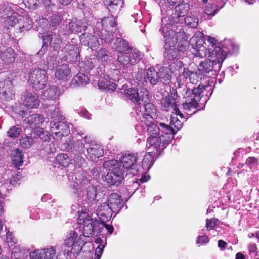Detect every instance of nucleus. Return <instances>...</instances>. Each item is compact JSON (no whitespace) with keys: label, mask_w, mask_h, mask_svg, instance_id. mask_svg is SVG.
<instances>
[{"label":"nucleus","mask_w":259,"mask_h":259,"mask_svg":"<svg viewBox=\"0 0 259 259\" xmlns=\"http://www.w3.org/2000/svg\"><path fill=\"white\" fill-rule=\"evenodd\" d=\"M146 128L150 134L147 139V147L148 148H153L159 152L171 142L176 134L172 127L163 123L158 125L153 122Z\"/></svg>","instance_id":"1"},{"label":"nucleus","mask_w":259,"mask_h":259,"mask_svg":"<svg viewBox=\"0 0 259 259\" xmlns=\"http://www.w3.org/2000/svg\"><path fill=\"white\" fill-rule=\"evenodd\" d=\"M169 19L167 18H162L161 20V27L159 31L163 35L165 40L164 56L165 58L171 60L177 59L179 55L180 52L175 47L177 44L176 38L174 37L175 30L173 29L175 26L168 22Z\"/></svg>","instance_id":"2"},{"label":"nucleus","mask_w":259,"mask_h":259,"mask_svg":"<svg viewBox=\"0 0 259 259\" xmlns=\"http://www.w3.org/2000/svg\"><path fill=\"white\" fill-rule=\"evenodd\" d=\"M205 88L206 87L200 85L193 89L186 86L178 88L179 92L186 99L182 105L187 115H192L196 112V109L198 107V102L200 101L203 96L202 93Z\"/></svg>","instance_id":"3"},{"label":"nucleus","mask_w":259,"mask_h":259,"mask_svg":"<svg viewBox=\"0 0 259 259\" xmlns=\"http://www.w3.org/2000/svg\"><path fill=\"white\" fill-rule=\"evenodd\" d=\"M229 51L224 45L222 47H216L207 59L199 63L198 71L201 73H208L213 71H219Z\"/></svg>","instance_id":"4"},{"label":"nucleus","mask_w":259,"mask_h":259,"mask_svg":"<svg viewBox=\"0 0 259 259\" xmlns=\"http://www.w3.org/2000/svg\"><path fill=\"white\" fill-rule=\"evenodd\" d=\"M103 166L109 169L105 177L108 184L111 187H117L120 185L126 174L121 170L119 165L118 164V161L115 159L106 161L103 163Z\"/></svg>","instance_id":"5"},{"label":"nucleus","mask_w":259,"mask_h":259,"mask_svg":"<svg viewBox=\"0 0 259 259\" xmlns=\"http://www.w3.org/2000/svg\"><path fill=\"white\" fill-rule=\"evenodd\" d=\"M19 14H25V11L11 3H4L0 4V17L5 19V25L14 26L18 22Z\"/></svg>","instance_id":"6"},{"label":"nucleus","mask_w":259,"mask_h":259,"mask_svg":"<svg viewBox=\"0 0 259 259\" xmlns=\"http://www.w3.org/2000/svg\"><path fill=\"white\" fill-rule=\"evenodd\" d=\"M121 91L124 98L130 100L136 106L141 104V102H147L149 101V91L145 88L136 89L130 87L127 85H123Z\"/></svg>","instance_id":"7"},{"label":"nucleus","mask_w":259,"mask_h":259,"mask_svg":"<svg viewBox=\"0 0 259 259\" xmlns=\"http://www.w3.org/2000/svg\"><path fill=\"white\" fill-rule=\"evenodd\" d=\"M138 159L137 153L125 154L120 157L118 164L126 174V176L130 174L135 175L138 172L139 168V165L137 163Z\"/></svg>","instance_id":"8"},{"label":"nucleus","mask_w":259,"mask_h":259,"mask_svg":"<svg viewBox=\"0 0 259 259\" xmlns=\"http://www.w3.org/2000/svg\"><path fill=\"white\" fill-rule=\"evenodd\" d=\"M50 125L53 136L57 140L68 135L70 132V129L73 128V125L65 121V119L59 121H52Z\"/></svg>","instance_id":"9"},{"label":"nucleus","mask_w":259,"mask_h":259,"mask_svg":"<svg viewBox=\"0 0 259 259\" xmlns=\"http://www.w3.org/2000/svg\"><path fill=\"white\" fill-rule=\"evenodd\" d=\"M28 82L32 88L37 90L42 89L47 82L46 70L40 68L32 70L29 73Z\"/></svg>","instance_id":"10"},{"label":"nucleus","mask_w":259,"mask_h":259,"mask_svg":"<svg viewBox=\"0 0 259 259\" xmlns=\"http://www.w3.org/2000/svg\"><path fill=\"white\" fill-rule=\"evenodd\" d=\"M97 36L100 39L106 38L103 37V30H98L96 28L94 30V34L90 33L82 34L80 36V40L81 44L90 48L92 50H96L100 45Z\"/></svg>","instance_id":"11"},{"label":"nucleus","mask_w":259,"mask_h":259,"mask_svg":"<svg viewBox=\"0 0 259 259\" xmlns=\"http://www.w3.org/2000/svg\"><path fill=\"white\" fill-rule=\"evenodd\" d=\"M196 36H194L191 39L192 42H196L195 47L194 48V51L193 54L196 57L204 58L211 54L214 50L212 48H206V43L204 42L203 39L201 38L203 34L202 32H199Z\"/></svg>","instance_id":"12"},{"label":"nucleus","mask_w":259,"mask_h":259,"mask_svg":"<svg viewBox=\"0 0 259 259\" xmlns=\"http://www.w3.org/2000/svg\"><path fill=\"white\" fill-rule=\"evenodd\" d=\"M141 53L137 50L120 54L118 56V61L124 67L128 68L137 64L141 59Z\"/></svg>","instance_id":"13"},{"label":"nucleus","mask_w":259,"mask_h":259,"mask_svg":"<svg viewBox=\"0 0 259 259\" xmlns=\"http://www.w3.org/2000/svg\"><path fill=\"white\" fill-rule=\"evenodd\" d=\"M77 222L78 224L82 226V233L85 237L92 235L96 225L98 224V221L93 220L85 212H82L79 214Z\"/></svg>","instance_id":"14"},{"label":"nucleus","mask_w":259,"mask_h":259,"mask_svg":"<svg viewBox=\"0 0 259 259\" xmlns=\"http://www.w3.org/2000/svg\"><path fill=\"white\" fill-rule=\"evenodd\" d=\"M137 80L144 85V82L150 83L151 85H156L159 81L158 73L153 67H149L147 70L137 74Z\"/></svg>","instance_id":"15"},{"label":"nucleus","mask_w":259,"mask_h":259,"mask_svg":"<svg viewBox=\"0 0 259 259\" xmlns=\"http://www.w3.org/2000/svg\"><path fill=\"white\" fill-rule=\"evenodd\" d=\"M43 41L55 51L59 50L62 43V39L60 34L54 30L53 31L47 32L43 36Z\"/></svg>","instance_id":"16"},{"label":"nucleus","mask_w":259,"mask_h":259,"mask_svg":"<svg viewBox=\"0 0 259 259\" xmlns=\"http://www.w3.org/2000/svg\"><path fill=\"white\" fill-rule=\"evenodd\" d=\"M15 96L12 81L8 78L0 81V98L3 100H10Z\"/></svg>","instance_id":"17"},{"label":"nucleus","mask_w":259,"mask_h":259,"mask_svg":"<svg viewBox=\"0 0 259 259\" xmlns=\"http://www.w3.org/2000/svg\"><path fill=\"white\" fill-rule=\"evenodd\" d=\"M69 238L65 241V245L68 247H71V252L74 255L78 253L81 250L82 244L83 243V241H81V236L80 235L79 238L77 240V234L74 231H71L69 234Z\"/></svg>","instance_id":"18"},{"label":"nucleus","mask_w":259,"mask_h":259,"mask_svg":"<svg viewBox=\"0 0 259 259\" xmlns=\"http://www.w3.org/2000/svg\"><path fill=\"white\" fill-rule=\"evenodd\" d=\"M90 141L89 138L87 136L82 137V139L78 140L75 143H73L71 139L66 140L64 145L65 149L67 151H75V152H83L84 151L85 144L89 145Z\"/></svg>","instance_id":"19"},{"label":"nucleus","mask_w":259,"mask_h":259,"mask_svg":"<svg viewBox=\"0 0 259 259\" xmlns=\"http://www.w3.org/2000/svg\"><path fill=\"white\" fill-rule=\"evenodd\" d=\"M107 204L115 216L123 207L124 203L119 194L113 193L109 195Z\"/></svg>","instance_id":"20"},{"label":"nucleus","mask_w":259,"mask_h":259,"mask_svg":"<svg viewBox=\"0 0 259 259\" xmlns=\"http://www.w3.org/2000/svg\"><path fill=\"white\" fill-rule=\"evenodd\" d=\"M198 70L196 72H192L189 70L188 69L184 70L183 74L181 76H180V78L178 79V84L179 88L181 87L186 86L182 82V79L185 78L188 79L190 82L193 84H196L201 78L200 75V73Z\"/></svg>","instance_id":"21"},{"label":"nucleus","mask_w":259,"mask_h":259,"mask_svg":"<svg viewBox=\"0 0 259 259\" xmlns=\"http://www.w3.org/2000/svg\"><path fill=\"white\" fill-rule=\"evenodd\" d=\"M62 51L64 54L65 59L70 61H76L79 58V48L74 44H66Z\"/></svg>","instance_id":"22"},{"label":"nucleus","mask_w":259,"mask_h":259,"mask_svg":"<svg viewBox=\"0 0 259 259\" xmlns=\"http://www.w3.org/2000/svg\"><path fill=\"white\" fill-rule=\"evenodd\" d=\"M17 54L11 47L3 48L0 50V59L4 65L13 64L16 59Z\"/></svg>","instance_id":"23"},{"label":"nucleus","mask_w":259,"mask_h":259,"mask_svg":"<svg viewBox=\"0 0 259 259\" xmlns=\"http://www.w3.org/2000/svg\"><path fill=\"white\" fill-rule=\"evenodd\" d=\"M44 121L43 117L38 114H32L26 118L23 122L26 128L40 129Z\"/></svg>","instance_id":"24"},{"label":"nucleus","mask_w":259,"mask_h":259,"mask_svg":"<svg viewBox=\"0 0 259 259\" xmlns=\"http://www.w3.org/2000/svg\"><path fill=\"white\" fill-rule=\"evenodd\" d=\"M175 35L173 37L176 38L177 46L176 48L179 52L185 51L189 46V42L183 29H180L179 31H175Z\"/></svg>","instance_id":"25"},{"label":"nucleus","mask_w":259,"mask_h":259,"mask_svg":"<svg viewBox=\"0 0 259 259\" xmlns=\"http://www.w3.org/2000/svg\"><path fill=\"white\" fill-rule=\"evenodd\" d=\"M101 26L103 28V34L104 31L113 32L114 30H115L116 26V23L113 17L109 16L104 18L101 21V22H97L96 24V28L98 30L100 29V27Z\"/></svg>","instance_id":"26"},{"label":"nucleus","mask_w":259,"mask_h":259,"mask_svg":"<svg viewBox=\"0 0 259 259\" xmlns=\"http://www.w3.org/2000/svg\"><path fill=\"white\" fill-rule=\"evenodd\" d=\"M23 105L28 108H36L39 105L38 96L32 92H27L24 95Z\"/></svg>","instance_id":"27"},{"label":"nucleus","mask_w":259,"mask_h":259,"mask_svg":"<svg viewBox=\"0 0 259 259\" xmlns=\"http://www.w3.org/2000/svg\"><path fill=\"white\" fill-rule=\"evenodd\" d=\"M19 29L21 32H26L32 27V22L28 17L27 12L25 14H19L18 15Z\"/></svg>","instance_id":"28"},{"label":"nucleus","mask_w":259,"mask_h":259,"mask_svg":"<svg viewBox=\"0 0 259 259\" xmlns=\"http://www.w3.org/2000/svg\"><path fill=\"white\" fill-rule=\"evenodd\" d=\"M88 157L92 160L95 161L103 154V150L101 146L96 143H89L86 147Z\"/></svg>","instance_id":"29"},{"label":"nucleus","mask_w":259,"mask_h":259,"mask_svg":"<svg viewBox=\"0 0 259 259\" xmlns=\"http://www.w3.org/2000/svg\"><path fill=\"white\" fill-rule=\"evenodd\" d=\"M112 213H114L110 207L106 202L101 204L97 210V214L101 222H106L110 219Z\"/></svg>","instance_id":"30"},{"label":"nucleus","mask_w":259,"mask_h":259,"mask_svg":"<svg viewBox=\"0 0 259 259\" xmlns=\"http://www.w3.org/2000/svg\"><path fill=\"white\" fill-rule=\"evenodd\" d=\"M161 108L163 110L168 111L173 109L176 116L179 115L182 119L183 118V114L181 112L177 107V105L175 102H172L170 97H165L161 99Z\"/></svg>","instance_id":"31"},{"label":"nucleus","mask_w":259,"mask_h":259,"mask_svg":"<svg viewBox=\"0 0 259 259\" xmlns=\"http://www.w3.org/2000/svg\"><path fill=\"white\" fill-rule=\"evenodd\" d=\"M136 110L138 115L140 114L149 115H155L156 109L154 105L149 101L147 102H141V104L136 107Z\"/></svg>","instance_id":"32"},{"label":"nucleus","mask_w":259,"mask_h":259,"mask_svg":"<svg viewBox=\"0 0 259 259\" xmlns=\"http://www.w3.org/2000/svg\"><path fill=\"white\" fill-rule=\"evenodd\" d=\"M72 181H70V186L72 188L79 190L82 187L87 185L90 181V177L84 175L77 174L75 176V179L72 177Z\"/></svg>","instance_id":"33"},{"label":"nucleus","mask_w":259,"mask_h":259,"mask_svg":"<svg viewBox=\"0 0 259 259\" xmlns=\"http://www.w3.org/2000/svg\"><path fill=\"white\" fill-rule=\"evenodd\" d=\"M29 250L23 246H15L11 253L12 259H25L28 256Z\"/></svg>","instance_id":"34"},{"label":"nucleus","mask_w":259,"mask_h":259,"mask_svg":"<svg viewBox=\"0 0 259 259\" xmlns=\"http://www.w3.org/2000/svg\"><path fill=\"white\" fill-rule=\"evenodd\" d=\"M60 95V92L58 88L52 86L44 91L42 94V98L44 100H56Z\"/></svg>","instance_id":"35"},{"label":"nucleus","mask_w":259,"mask_h":259,"mask_svg":"<svg viewBox=\"0 0 259 259\" xmlns=\"http://www.w3.org/2000/svg\"><path fill=\"white\" fill-rule=\"evenodd\" d=\"M113 47L117 52L121 54L132 51V48L129 46L128 42L120 38L116 39Z\"/></svg>","instance_id":"36"},{"label":"nucleus","mask_w":259,"mask_h":259,"mask_svg":"<svg viewBox=\"0 0 259 259\" xmlns=\"http://www.w3.org/2000/svg\"><path fill=\"white\" fill-rule=\"evenodd\" d=\"M70 73L69 67L67 65H63L57 68L55 75L58 80L65 81L70 78Z\"/></svg>","instance_id":"37"},{"label":"nucleus","mask_w":259,"mask_h":259,"mask_svg":"<svg viewBox=\"0 0 259 259\" xmlns=\"http://www.w3.org/2000/svg\"><path fill=\"white\" fill-rule=\"evenodd\" d=\"M12 161L16 168L19 167L23 163L24 155L22 151L17 149L14 150L12 153Z\"/></svg>","instance_id":"38"},{"label":"nucleus","mask_w":259,"mask_h":259,"mask_svg":"<svg viewBox=\"0 0 259 259\" xmlns=\"http://www.w3.org/2000/svg\"><path fill=\"white\" fill-rule=\"evenodd\" d=\"M186 69H188V68H183V63L180 61H176L170 65V71L175 75H178V77L177 78V80L180 78V76L183 74L184 70Z\"/></svg>","instance_id":"39"},{"label":"nucleus","mask_w":259,"mask_h":259,"mask_svg":"<svg viewBox=\"0 0 259 259\" xmlns=\"http://www.w3.org/2000/svg\"><path fill=\"white\" fill-rule=\"evenodd\" d=\"M98 87L104 90L114 91L116 88V84L107 78H101L98 81Z\"/></svg>","instance_id":"40"},{"label":"nucleus","mask_w":259,"mask_h":259,"mask_svg":"<svg viewBox=\"0 0 259 259\" xmlns=\"http://www.w3.org/2000/svg\"><path fill=\"white\" fill-rule=\"evenodd\" d=\"M41 259H57V255L55 247L48 246L42 249Z\"/></svg>","instance_id":"41"},{"label":"nucleus","mask_w":259,"mask_h":259,"mask_svg":"<svg viewBox=\"0 0 259 259\" xmlns=\"http://www.w3.org/2000/svg\"><path fill=\"white\" fill-rule=\"evenodd\" d=\"M154 154L152 152H149L146 154L142 160V166L144 170H148L153 164Z\"/></svg>","instance_id":"42"},{"label":"nucleus","mask_w":259,"mask_h":259,"mask_svg":"<svg viewBox=\"0 0 259 259\" xmlns=\"http://www.w3.org/2000/svg\"><path fill=\"white\" fill-rule=\"evenodd\" d=\"M218 10L215 5L208 4L206 6L204 13L202 14V17L204 19H210L215 15Z\"/></svg>","instance_id":"43"},{"label":"nucleus","mask_w":259,"mask_h":259,"mask_svg":"<svg viewBox=\"0 0 259 259\" xmlns=\"http://www.w3.org/2000/svg\"><path fill=\"white\" fill-rule=\"evenodd\" d=\"M123 4L122 0H111L108 5V9L112 13L119 11Z\"/></svg>","instance_id":"44"},{"label":"nucleus","mask_w":259,"mask_h":259,"mask_svg":"<svg viewBox=\"0 0 259 259\" xmlns=\"http://www.w3.org/2000/svg\"><path fill=\"white\" fill-rule=\"evenodd\" d=\"M56 161L62 166L67 167L71 163V160L67 154L60 153L56 157Z\"/></svg>","instance_id":"45"},{"label":"nucleus","mask_w":259,"mask_h":259,"mask_svg":"<svg viewBox=\"0 0 259 259\" xmlns=\"http://www.w3.org/2000/svg\"><path fill=\"white\" fill-rule=\"evenodd\" d=\"M170 68L167 67H161L159 71L157 72L158 73L159 80H161L166 81L171 79V75L169 73Z\"/></svg>","instance_id":"46"},{"label":"nucleus","mask_w":259,"mask_h":259,"mask_svg":"<svg viewBox=\"0 0 259 259\" xmlns=\"http://www.w3.org/2000/svg\"><path fill=\"white\" fill-rule=\"evenodd\" d=\"M139 116V119L142 123L147 126L154 122V117L155 115H149L146 114H140Z\"/></svg>","instance_id":"47"},{"label":"nucleus","mask_w":259,"mask_h":259,"mask_svg":"<svg viewBox=\"0 0 259 259\" xmlns=\"http://www.w3.org/2000/svg\"><path fill=\"white\" fill-rule=\"evenodd\" d=\"M73 81L78 85H84L88 83L89 78L85 74L79 73L74 77Z\"/></svg>","instance_id":"48"},{"label":"nucleus","mask_w":259,"mask_h":259,"mask_svg":"<svg viewBox=\"0 0 259 259\" xmlns=\"http://www.w3.org/2000/svg\"><path fill=\"white\" fill-rule=\"evenodd\" d=\"M189 10V5L187 3H181L176 6V11L179 17H183L187 14Z\"/></svg>","instance_id":"49"},{"label":"nucleus","mask_w":259,"mask_h":259,"mask_svg":"<svg viewBox=\"0 0 259 259\" xmlns=\"http://www.w3.org/2000/svg\"><path fill=\"white\" fill-rule=\"evenodd\" d=\"M20 146L24 148H29L34 142V140L31 137L25 136L21 137L19 140Z\"/></svg>","instance_id":"50"},{"label":"nucleus","mask_w":259,"mask_h":259,"mask_svg":"<svg viewBox=\"0 0 259 259\" xmlns=\"http://www.w3.org/2000/svg\"><path fill=\"white\" fill-rule=\"evenodd\" d=\"M50 117L53 120L52 121H59V120L64 119V116L61 115L59 108L56 107H54L53 111L51 109Z\"/></svg>","instance_id":"51"},{"label":"nucleus","mask_w":259,"mask_h":259,"mask_svg":"<svg viewBox=\"0 0 259 259\" xmlns=\"http://www.w3.org/2000/svg\"><path fill=\"white\" fill-rule=\"evenodd\" d=\"M7 175H11V178H7L9 183L12 185L16 186L17 184V181L20 180L21 178V175L20 174V172H17L16 173L15 172H12L11 171L8 170L6 171Z\"/></svg>","instance_id":"52"},{"label":"nucleus","mask_w":259,"mask_h":259,"mask_svg":"<svg viewBox=\"0 0 259 259\" xmlns=\"http://www.w3.org/2000/svg\"><path fill=\"white\" fill-rule=\"evenodd\" d=\"M22 132L21 127L16 125L11 127L7 131L8 136L12 138H15L19 136Z\"/></svg>","instance_id":"53"},{"label":"nucleus","mask_w":259,"mask_h":259,"mask_svg":"<svg viewBox=\"0 0 259 259\" xmlns=\"http://www.w3.org/2000/svg\"><path fill=\"white\" fill-rule=\"evenodd\" d=\"M185 24L191 28H196L198 25V19L195 16H187L185 18Z\"/></svg>","instance_id":"54"},{"label":"nucleus","mask_w":259,"mask_h":259,"mask_svg":"<svg viewBox=\"0 0 259 259\" xmlns=\"http://www.w3.org/2000/svg\"><path fill=\"white\" fill-rule=\"evenodd\" d=\"M98 191L95 187L93 186H89L88 187L87 189V197L89 199L92 201L95 199L97 194Z\"/></svg>","instance_id":"55"},{"label":"nucleus","mask_w":259,"mask_h":259,"mask_svg":"<svg viewBox=\"0 0 259 259\" xmlns=\"http://www.w3.org/2000/svg\"><path fill=\"white\" fill-rule=\"evenodd\" d=\"M248 251L251 257H255L258 255V250L256 244L255 243H250L247 246Z\"/></svg>","instance_id":"56"},{"label":"nucleus","mask_w":259,"mask_h":259,"mask_svg":"<svg viewBox=\"0 0 259 259\" xmlns=\"http://www.w3.org/2000/svg\"><path fill=\"white\" fill-rule=\"evenodd\" d=\"M80 22H71L69 23L68 28L71 33H78L82 31V28L80 26Z\"/></svg>","instance_id":"57"},{"label":"nucleus","mask_w":259,"mask_h":259,"mask_svg":"<svg viewBox=\"0 0 259 259\" xmlns=\"http://www.w3.org/2000/svg\"><path fill=\"white\" fill-rule=\"evenodd\" d=\"M183 121L180 120L177 117L175 116H171L170 118V124L174 126V127L176 128L177 130L180 129L182 127L183 122L184 121H186V118H183L182 119Z\"/></svg>","instance_id":"58"},{"label":"nucleus","mask_w":259,"mask_h":259,"mask_svg":"<svg viewBox=\"0 0 259 259\" xmlns=\"http://www.w3.org/2000/svg\"><path fill=\"white\" fill-rule=\"evenodd\" d=\"M26 7L31 9L37 8L42 0H23Z\"/></svg>","instance_id":"59"},{"label":"nucleus","mask_w":259,"mask_h":259,"mask_svg":"<svg viewBox=\"0 0 259 259\" xmlns=\"http://www.w3.org/2000/svg\"><path fill=\"white\" fill-rule=\"evenodd\" d=\"M73 160L76 167L82 168L86 166L87 163L85 159L80 155H74Z\"/></svg>","instance_id":"60"},{"label":"nucleus","mask_w":259,"mask_h":259,"mask_svg":"<svg viewBox=\"0 0 259 259\" xmlns=\"http://www.w3.org/2000/svg\"><path fill=\"white\" fill-rule=\"evenodd\" d=\"M97 57L102 62L106 61L108 59V51L105 49H101L97 52Z\"/></svg>","instance_id":"61"},{"label":"nucleus","mask_w":259,"mask_h":259,"mask_svg":"<svg viewBox=\"0 0 259 259\" xmlns=\"http://www.w3.org/2000/svg\"><path fill=\"white\" fill-rule=\"evenodd\" d=\"M258 164V159L254 157H248L245 162V164L250 169L255 168Z\"/></svg>","instance_id":"62"},{"label":"nucleus","mask_w":259,"mask_h":259,"mask_svg":"<svg viewBox=\"0 0 259 259\" xmlns=\"http://www.w3.org/2000/svg\"><path fill=\"white\" fill-rule=\"evenodd\" d=\"M17 239L14 236L12 233L8 232L6 234V242L9 247L12 246L16 242Z\"/></svg>","instance_id":"63"},{"label":"nucleus","mask_w":259,"mask_h":259,"mask_svg":"<svg viewBox=\"0 0 259 259\" xmlns=\"http://www.w3.org/2000/svg\"><path fill=\"white\" fill-rule=\"evenodd\" d=\"M43 141H46L50 139L48 133L44 132L42 129H38L34 132Z\"/></svg>","instance_id":"64"}]
</instances>
